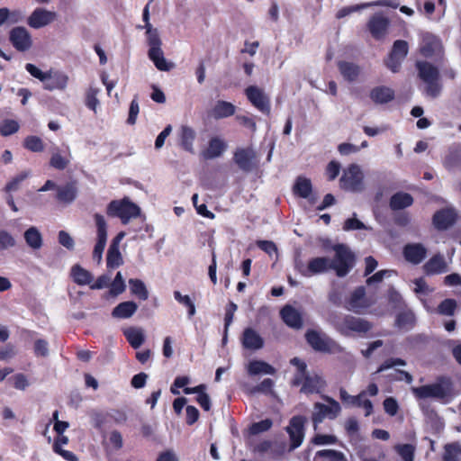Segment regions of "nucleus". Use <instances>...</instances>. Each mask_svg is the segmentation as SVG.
Here are the masks:
<instances>
[{
  "mask_svg": "<svg viewBox=\"0 0 461 461\" xmlns=\"http://www.w3.org/2000/svg\"><path fill=\"white\" fill-rule=\"evenodd\" d=\"M384 408L387 414L390 416H394L399 409V405L397 401L393 397H387L384 401Z\"/></svg>",
  "mask_w": 461,
  "mask_h": 461,
  "instance_id": "64",
  "label": "nucleus"
},
{
  "mask_svg": "<svg viewBox=\"0 0 461 461\" xmlns=\"http://www.w3.org/2000/svg\"><path fill=\"white\" fill-rule=\"evenodd\" d=\"M69 162V158L63 157L58 150H53L50 160V167L63 170L68 166Z\"/></svg>",
  "mask_w": 461,
  "mask_h": 461,
  "instance_id": "53",
  "label": "nucleus"
},
{
  "mask_svg": "<svg viewBox=\"0 0 461 461\" xmlns=\"http://www.w3.org/2000/svg\"><path fill=\"white\" fill-rule=\"evenodd\" d=\"M57 17L56 12L37 7L28 17L27 23L31 28L41 29L55 22Z\"/></svg>",
  "mask_w": 461,
  "mask_h": 461,
  "instance_id": "16",
  "label": "nucleus"
},
{
  "mask_svg": "<svg viewBox=\"0 0 461 461\" xmlns=\"http://www.w3.org/2000/svg\"><path fill=\"white\" fill-rule=\"evenodd\" d=\"M352 405L361 407L365 410V415L369 416L373 412V403L366 398V392H360L352 398Z\"/></svg>",
  "mask_w": 461,
  "mask_h": 461,
  "instance_id": "47",
  "label": "nucleus"
},
{
  "mask_svg": "<svg viewBox=\"0 0 461 461\" xmlns=\"http://www.w3.org/2000/svg\"><path fill=\"white\" fill-rule=\"evenodd\" d=\"M338 68L344 79L348 82L355 81L360 74L359 66L353 62L339 61Z\"/></svg>",
  "mask_w": 461,
  "mask_h": 461,
  "instance_id": "35",
  "label": "nucleus"
},
{
  "mask_svg": "<svg viewBox=\"0 0 461 461\" xmlns=\"http://www.w3.org/2000/svg\"><path fill=\"white\" fill-rule=\"evenodd\" d=\"M32 176L31 170H24L14 176L5 186L7 193L15 192L20 188L21 184Z\"/></svg>",
  "mask_w": 461,
  "mask_h": 461,
  "instance_id": "43",
  "label": "nucleus"
},
{
  "mask_svg": "<svg viewBox=\"0 0 461 461\" xmlns=\"http://www.w3.org/2000/svg\"><path fill=\"white\" fill-rule=\"evenodd\" d=\"M403 256L408 262L418 265L426 258L427 249L420 243H409L403 248Z\"/></svg>",
  "mask_w": 461,
  "mask_h": 461,
  "instance_id": "23",
  "label": "nucleus"
},
{
  "mask_svg": "<svg viewBox=\"0 0 461 461\" xmlns=\"http://www.w3.org/2000/svg\"><path fill=\"white\" fill-rule=\"evenodd\" d=\"M335 328L345 337H365L371 330L373 325L365 319L352 315H344L335 323Z\"/></svg>",
  "mask_w": 461,
  "mask_h": 461,
  "instance_id": "3",
  "label": "nucleus"
},
{
  "mask_svg": "<svg viewBox=\"0 0 461 461\" xmlns=\"http://www.w3.org/2000/svg\"><path fill=\"white\" fill-rule=\"evenodd\" d=\"M294 192L298 196L304 198V199H308V201L311 203H314L317 200V197L312 194V182L310 179H308L306 177H303V176L297 177V179L294 183Z\"/></svg>",
  "mask_w": 461,
  "mask_h": 461,
  "instance_id": "25",
  "label": "nucleus"
},
{
  "mask_svg": "<svg viewBox=\"0 0 461 461\" xmlns=\"http://www.w3.org/2000/svg\"><path fill=\"white\" fill-rule=\"evenodd\" d=\"M254 451L260 454L270 452L273 457H277L286 451V446H272L271 441L266 440L256 446Z\"/></svg>",
  "mask_w": 461,
  "mask_h": 461,
  "instance_id": "41",
  "label": "nucleus"
},
{
  "mask_svg": "<svg viewBox=\"0 0 461 461\" xmlns=\"http://www.w3.org/2000/svg\"><path fill=\"white\" fill-rule=\"evenodd\" d=\"M419 77L425 83V95L431 98L439 96L442 85L439 82L438 69L427 61H417Z\"/></svg>",
  "mask_w": 461,
  "mask_h": 461,
  "instance_id": "2",
  "label": "nucleus"
},
{
  "mask_svg": "<svg viewBox=\"0 0 461 461\" xmlns=\"http://www.w3.org/2000/svg\"><path fill=\"white\" fill-rule=\"evenodd\" d=\"M23 147L32 152H41L44 149L42 140L34 135L28 136L24 139Z\"/></svg>",
  "mask_w": 461,
  "mask_h": 461,
  "instance_id": "50",
  "label": "nucleus"
},
{
  "mask_svg": "<svg viewBox=\"0 0 461 461\" xmlns=\"http://www.w3.org/2000/svg\"><path fill=\"white\" fill-rule=\"evenodd\" d=\"M71 276L73 281L78 285H91V283L94 279L93 275L80 265H75L72 267Z\"/></svg>",
  "mask_w": 461,
  "mask_h": 461,
  "instance_id": "36",
  "label": "nucleus"
},
{
  "mask_svg": "<svg viewBox=\"0 0 461 461\" xmlns=\"http://www.w3.org/2000/svg\"><path fill=\"white\" fill-rule=\"evenodd\" d=\"M397 453L401 456L403 461H413L414 458V447L411 444L398 445L395 447Z\"/></svg>",
  "mask_w": 461,
  "mask_h": 461,
  "instance_id": "57",
  "label": "nucleus"
},
{
  "mask_svg": "<svg viewBox=\"0 0 461 461\" xmlns=\"http://www.w3.org/2000/svg\"><path fill=\"white\" fill-rule=\"evenodd\" d=\"M235 113V106L226 101H218L212 110V116L214 119H222L233 115Z\"/></svg>",
  "mask_w": 461,
  "mask_h": 461,
  "instance_id": "38",
  "label": "nucleus"
},
{
  "mask_svg": "<svg viewBox=\"0 0 461 461\" xmlns=\"http://www.w3.org/2000/svg\"><path fill=\"white\" fill-rule=\"evenodd\" d=\"M333 250L335 258L331 259V268L338 276H345L354 266V255L344 244L335 245Z\"/></svg>",
  "mask_w": 461,
  "mask_h": 461,
  "instance_id": "9",
  "label": "nucleus"
},
{
  "mask_svg": "<svg viewBox=\"0 0 461 461\" xmlns=\"http://www.w3.org/2000/svg\"><path fill=\"white\" fill-rule=\"evenodd\" d=\"M129 285L131 294L139 299L145 301L149 298V292L141 280L131 278L129 280Z\"/></svg>",
  "mask_w": 461,
  "mask_h": 461,
  "instance_id": "44",
  "label": "nucleus"
},
{
  "mask_svg": "<svg viewBox=\"0 0 461 461\" xmlns=\"http://www.w3.org/2000/svg\"><path fill=\"white\" fill-rule=\"evenodd\" d=\"M415 321L414 314L411 311L400 312L396 317V326L399 329L410 330Z\"/></svg>",
  "mask_w": 461,
  "mask_h": 461,
  "instance_id": "46",
  "label": "nucleus"
},
{
  "mask_svg": "<svg viewBox=\"0 0 461 461\" xmlns=\"http://www.w3.org/2000/svg\"><path fill=\"white\" fill-rule=\"evenodd\" d=\"M123 334L133 348H139L145 340V335L141 328L130 327L124 330Z\"/></svg>",
  "mask_w": 461,
  "mask_h": 461,
  "instance_id": "37",
  "label": "nucleus"
},
{
  "mask_svg": "<svg viewBox=\"0 0 461 461\" xmlns=\"http://www.w3.org/2000/svg\"><path fill=\"white\" fill-rule=\"evenodd\" d=\"M177 134L180 141V146L183 148V149L194 154V141L196 137L195 131L188 125H182Z\"/></svg>",
  "mask_w": 461,
  "mask_h": 461,
  "instance_id": "26",
  "label": "nucleus"
},
{
  "mask_svg": "<svg viewBox=\"0 0 461 461\" xmlns=\"http://www.w3.org/2000/svg\"><path fill=\"white\" fill-rule=\"evenodd\" d=\"M409 51L407 41L397 40L393 42L392 50L385 60L386 67L393 73L399 71L402 62L406 58Z\"/></svg>",
  "mask_w": 461,
  "mask_h": 461,
  "instance_id": "14",
  "label": "nucleus"
},
{
  "mask_svg": "<svg viewBox=\"0 0 461 461\" xmlns=\"http://www.w3.org/2000/svg\"><path fill=\"white\" fill-rule=\"evenodd\" d=\"M340 187L352 193H361L365 190L364 173L357 164H350L343 170L339 179Z\"/></svg>",
  "mask_w": 461,
  "mask_h": 461,
  "instance_id": "5",
  "label": "nucleus"
},
{
  "mask_svg": "<svg viewBox=\"0 0 461 461\" xmlns=\"http://www.w3.org/2000/svg\"><path fill=\"white\" fill-rule=\"evenodd\" d=\"M16 246L15 238L5 230H0V251L7 250Z\"/></svg>",
  "mask_w": 461,
  "mask_h": 461,
  "instance_id": "54",
  "label": "nucleus"
},
{
  "mask_svg": "<svg viewBox=\"0 0 461 461\" xmlns=\"http://www.w3.org/2000/svg\"><path fill=\"white\" fill-rule=\"evenodd\" d=\"M77 196V187L73 182L57 187L56 198L62 203L69 204L76 200Z\"/></svg>",
  "mask_w": 461,
  "mask_h": 461,
  "instance_id": "27",
  "label": "nucleus"
},
{
  "mask_svg": "<svg viewBox=\"0 0 461 461\" xmlns=\"http://www.w3.org/2000/svg\"><path fill=\"white\" fill-rule=\"evenodd\" d=\"M411 390L413 394L419 399L435 398L443 400L451 393L448 384L442 382L413 387Z\"/></svg>",
  "mask_w": 461,
  "mask_h": 461,
  "instance_id": "10",
  "label": "nucleus"
},
{
  "mask_svg": "<svg viewBox=\"0 0 461 461\" xmlns=\"http://www.w3.org/2000/svg\"><path fill=\"white\" fill-rule=\"evenodd\" d=\"M20 125L17 121L5 119L0 123V134L2 136H9L19 131Z\"/></svg>",
  "mask_w": 461,
  "mask_h": 461,
  "instance_id": "52",
  "label": "nucleus"
},
{
  "mask_svg": "<svg viewBox=\"0 0 461 461\" xmlns=\"http://www.w3.org/2000/svg\"><path fill=\"white\" fill-rule=\"evenodd\" d=\"M9 40L18 51H27L32 46L30 32L23 26L13 28L9 33Z\"/></svg>",
  "mask_w": 461,
  "mask_h": 461,
  "instance_id": "17",
  "label": "nucleus"
},
{
  "mask_svg": "<svg viewBox=\"0 0 461 461\" xmlns=\"http://www.w3.org/2000/svg\"><path fill=\"white\" fill-rule=\"evenodd\" d=\"M240 341L244 348L252 351L261 349L265 344L261 335L252 328H246L243 330Z\"/></svg>",
  "mask_w": 461,
  "mask_h": 461,
  "instance_id": "20",
  "label": "nucleus"
},
{
  "mask_svg": "<svg viewBox=\"0 0 461 461\" xmlns=\"http://www.w3.org/2000/svg\"><path fill=\"white\" fill-rule=\"evenodd\" d=\"M94 218L96 225V242L93 250V259L100 264L107 241V223L104 217L99 213H95Z\"/></svg>",
  "mask_w": 461,
  "mask_h": 461,
  "instance_id": "12",
  "label": "nucleus"
},
{
  "mask_svg": "<svg viewBox=\"0 0 461 461\" xmlns=\"http://www.w3.org/2000/svg\"><path fill=\"white\" fill-rule=\"evenodd\" d=\"M367 7H369V5H367V3L350 5V6H345L338 11L336 17L338 19H341V18H344V17L353 14L354 12L360 11V10L366 9Z\"/></svg>",
  "mask_w": 461,
  "mask_h": 461,
  "instance_id": "59",
  "label": "nucleus"
},
{
  "mask_svg": "<svg viewBox=\"0 0 461 461\" xmlns=\"http://www.w3.org/2000/svg\"><path fill=\"white\" fill-rule=\"evenodd\" d=\"M323 399L328 402L327 405L324 403L316 402L313 406L312 420L314 426V429H317V426L321 423L324 419L328 418L330 420H334L339 415L341 411L339 403L333 398L324 396Z\"/></svg>",
  "mask_w": 461,
  "mask_h": 461,
  "instance_id": "8",
  "label": "nucleus"
},
{
  "mask_svg": "<svg viewBox=\"0 0 461 461\" xmlns=\"http://www.w3.org/2000/svg\"><path fill=\"white\" fill-rule=\"evenodd\" d=\"M123 264L122 256L120 252V249H114L109 247L106 256V266L110 269L119 267Z\"/></svg>",
  "mask_w": 461,
  "mask_h": 461,
  "instance_id": "45",
  "label": "nucleus"
},
{
  "mask_svg": "<svg viewBox=\"0 0 461 461\" xmlns=\"http://www.w3.org/2000/svg\"><path fill=\"white\" fill-rule=\"evenodd\" d=\"M461 459V445L458 443H451L445 447L443 456L444 461H459Z\"/></svg>",
  "mask_w": 461,
  "mask_h": 461,
  "instance_id": "48",
  "label": "nucleus"
},
{
  "mask_svg": "<svg viewBox=\"0 0 461 461\" xmlns=\"http://www.w3.org/2000/svg\"><path fill=\"white\" fill-rule=\"evenodd\" d=\"M245 94L249 101L261 113L269 115L271 111L270 100L266 93L256 86L246 88Z\"/></svg>",
  "mask_w": 461,
  "mask_h": 461,
  "instance_id": "15",
  "label": "nucleus"
},
{
  "mask_svg": "<svg viewBox=\"0 0 461 461\" xmlns=\"http://www.w3.org/2000/svg\"><path fill=\"white\" fill-rule=\"evenodd\" d=\"M370 98L377 104H387L394 98V91L388 86H376L371 90Z\"/></svg>",
  "mask_w": 461,
  "mask_h": 461,
  "instance_id": "30",
  "label": "nucleus"
},
{
  "mask_svg": "<svg viewBox=\"0 0 461 461\" xmlns=\"http://www.w3.org/2000/svg\"><path fill=\"white\" fill-rule=\"evenodd\" d=\"M390 21L382 13L374 14L367 23V28L375 40H381L385 37Z\"/></svg>",
  "mask_w": 461,
  "mask_h": 461,
  "instance_id": "18",
  "label": "nucleus"
},
{
  "mask_svg": "<svg viewBox=\"0 0 461 461\" xmlns=\"http://www.w3.org/2000/svg\"><path fill=\"white\" fill-rule=\"evenodd\" d=\"M255 158V152L251 149H239L234 154V160L239 167L244 171L252 169V160Z\"/></svg>",
  "mask_w": 461,
  "mask_h": 461,
  "instance_id": "29",
  "label": "nucleus"
},
{
  "mask_svg": "<svg viewBox=\"0 0 461 461\" xmlns=\"http://www.w3.org/2000/svg\"><path fill=\"white\" fill-rule=\"evenodd\" d=\"M100 93V89L90 86L86 93V105L95 113H96V108L99 105V100L97 99V95Z\"/></svg>",
  "mask_w": 461,
  "mask_h": 461,
  "instance_id": "49",
  "label": "nucleus"
},
{
  "mask_svg": "<svg viewBox=\"0 0 461 461\" xmlns=\"http://www.w3.org/2000/svg\"><path fill=\"white\" fill-rule=\"evenodd\" d=\"M161 45L162 41L158 42V45H150L148 56L158 70L169 71L174 68V64L165 59Z\"/></svg>",
  "mask_w": 461,
  "mask_h": 461,
  "instance_id": "21",
  "label": "nucleus"
},
{
  "mask_svg": "<svg viewBox=\"0 0 461 461\" xmlns=\"http://www.w3.org/2000/svg\"><path fill=\"white\" fill-rule=\"evenodd\" d=\"M312 441L318 446L333 445L338 442V438L334 435L316 434Z\"/></svg>",
  "mask_w": 461,
  "mask_h": 461,
  "instance_id": "62",
  "label": "nucleus"
},
{
  "mask_svg": "<svg viewBox=\"0 0 461 461\" xmlns=\"http://www.w3.org/2000/svg\"><path fill=\"white\" fill-rule=\"evenodd\" d=\"M447 265L445 259L440 255L432 257L425 265L424 269L427 274H439L446 271Z\"/></svg>",
  "mask_w": 461,
  "mask_h": 461,
  "instance_id": "40",
  "label": "nucleus"
},
{
  "mask_svg": "<svg viewBox=\"0 0 461 461\" xmlns=\"http://www.w3.org/2000/svg\"><path fill=\"white\" fill-rule=\"evenodd\" d=\"M294 268L304 277H311L328 272L331 268V259L326 257L311 258L307 264L301 259L294 261Z\"/></svg>",
  "mask_w": 461,
  "mask_h": 461,
  "instance_id": "6",
  "label": "nucleus"
},
{
  "mask_svg": "<svg viewBox=\"0 0 461 461\" xmlns=\"http://www.w3.org/2000/svg\"><path fill=\"white\" fill-rule=\"evenodd\" d=\"M374 303V301L367 297L364 286L356 288L346 301L345 308L357 314L363 313Z\"/></svg>",
  "mask_w": 461,
  "mask_h": 461,
  "instance_id": "11",
  "label": "nucleus"
},
{
  "mask_svg": "<svg viewBox=\"0 0 461 461\" xmlns=\"http://www.w3.org/2000/svg\"><path fill=\"white\" fill-rule=\"evenodd\" d=\"M174 298L176 302L187 308L188 317H193L195 312V305L189 295H183L179 291L174 292Z\"/></svg>",
  "mask_w": 461,
  "mask_h": 461,
  "instance_id": "51",
  "label": "nucleus"
},
{
  "mask_svg": "<svg viewBox=\"0 0 461 461\" xmlns=\"http://www.w3.org/2000/svg\"><path fill=\"white\" fill-rule=\"evenodd\" d=\"M139 205L125 197L121 200H113L107 206L106 212L111 217H117L122 224H127L131 220L140 215Z\"/></svg>",
  "mask_w": 461,
  "mask_h": 461,
  "instance_id": "4",
  "label": "nucleus"
},
{
  "mask_svg": "<svg viewBox=\"0 0 461 461\" xmlns=\"http://www.w3.org/2000/svg\"><path fill=\"white\" fill-rule=\"evenodd\" d=\"M413 198L410 194L398 192L394 194L390 200V207L392 210H402L412 204Z\"/></svg>",
  "mask_w": 461,
  "mask_h": 461,
  "instance_id": "39",
  "label": "nucleus"
},
{
  "mask_svg": "<svg viewBox=\"0 0 461 461\" xmlns=\"http://www.w3.org/2000/svg\"><path fill=\"white\" fill-rule=\"evenodd\" d=\"M315 458L321 461H348L346 456L334 449H323L316 452Z\"/></svg>",
  "mask_w": 461,
  "mask_h": 461,
  "instance_id": "42",
  "label": "nucleus"
},
{
  "mask_svg": "<svg viewBox=\"0 0 461 461\" xmlns=\"http://www.w3.org/2000/svg\"><path fill=\"white\" fill-rule=\"evenodd\" d=\"M126 285L122 275L121 272H118L111 283L110 294L116 296L118 294H122L125 291Z\"/></svg>",
  "mask_w": 461,
  "mask_h": 461,
  "instance_id": "55",
  "label": "nucleus"
},
{
  "mask_svg": "<svg viewBox=\"0 0 461 461\" xmlns=\"http://www.w3.org/2000/svg\"><path fill=\"white\" fill-rule=\"evenodd\" d=\"M34 353L37 357L49 355V344L45 339H37L34 343Z\"/></svg>",
  "mask_w": 461,
  "mask_h": 461,
  "instance_id": "63",
  "label": "nucleus"
},
{
  "mask_svg": "<svg viewBox=\"0 0 461 461\" xmlns=\"http://www.w3.org/2000/svg\"><path fill=\"white\" fill-rule=\"evenodd\" d=\"M420 50L425 58L439 55L442 50L441 41L437 36L431 33H423Z\"/></svg>",
  "mask_w": 461,
  "mask_h": 461,
  "instance_id": "19",
  "label": "nucleus"
},
{
  "mask_svg": "<svg viewBox=\"0 0 461 461\" xmlns=\"http://www.w3.org/2000/svg\"><path fill=\"white\" fill-rule=\"evenodd\" d=\"M138 305L132 301L122 302L113 308L112 316L117 319H129L137 311Z\"/></svg>",
  "mask_w": 461,
  "mask_h": 461,
  "instance_id": "33",
  "label": "nucleus"
},
{
  "mask_svg": "<svg viewBox=\"0 0 461 461\" xmlns=\"http://www.w3.org/2000/svg\"><path fill=\"white\" fill-rule=\"evenodd\" d=\"M456 220V211L453 208H446L435 212L433 224L438 230H447L455 223Z\"/></svg>",
  "mask_w": 461,
  "mask_h": 461,
  "instance_id": "22",
  "label": "nucleus"
},
{
  "mask_svg": "<svg viewBox=\"0 0 461 461\" xmlns=\"http://www.w3.org/2000/svg\"><path fill=\"white\" fill-rule=\"evenodd\" d=\"M304 423L305 418L303 416H294L290 420L289 425L285 429L290 438V446L286 448L287 451H293L302 445L304 438Z\"/></svg>",
  "mask_w": 461,
  "mask_h": 461,
  "instance_id": "13",
  "label": "nucleus"
},
{
  "mask_svg": "<svg viewBox=\"0 0 461 461\" xmlns=\"http://www.w3.org/2000/svg\"><path fill=\"white\" fill-rule=\"evenodd\" d=\"M456 303L453 299H446L438 305V312L440 314L451 316L454 314Z\"/></svg>",
  "mask_w": 461,
  "mask_h": 461,
  "instance_id": "61",
  "label": "nucleus"
},
{
  "mask_svg": "<svg viewBox=\"0 0 461 461\" xmlns=\"http://www.w3.org/2000/svg\"><path fill=\"white\" fill-rule=\"evenodd\" d=\"M280 315L284 322L290 328L300 330L303 327L302 314L293 306H285L281 310Z\"/></svg>",
  "mask_w": 461,
  "mask_h": 461,
  "instance_id": "24",
  "label": "nucleus"
},
{
  "mask_svg": "<svg viewBox=\"0 0 461 461\" xmlns=\"http://www.w3.org/2000/svg\"><path fill=\"white\" fill-rule=\"evenodd\" d=\"M272 420L270 419H266L258 422L253 423L249 428V432L252 435H258L259 433L267 431L272 427Z\"/></svg>",
  "mask_w": 461,
  "mask_h": 461,
  "instance_id": "58",
  "label": "nucleus"
},
{
  "mask_svg": "<svg viewBox=\"0 0 461 461\" xmlns=\"http://www.w3.org/2000/svg\"><path fill=\"white\" fill-rule=\"evenodd\" d=\"M23 238L27 246L33 250H38L43 246L42 235L38 228L34 226L28 228L24 231Z\"/></svg>",
  "mask_w": 461,
  "mask_h": 461,
  "instance_id": "32",
  "label": "nucleus"
},
{
  "mask_svg": "<svg viewBox=\"0 0 461 461\" xmlns=\"http://www.w3.org/2000/svg\"><path fill=\"white\" fill-rule=\"evenodd\" d=\"M226 149V143L220 138L214 137L209 140L208 147L202 152L204 159H213L220 157Z\"/></svg>",
  "mask_w": 461,
  "mask_h": 461,
  "instance_id": "28",
  "label": "nucleus"
},
{
  "mask_svg": "<svg viewBox=\"0 0 461 461\" xmlns=\"http://www.w3.org/2000/svg\"><path fill=\"white\" fill-rule=\"evenodd\" d=\"M361 221L357 219V214L353 213V217L348 218L345 221L343 230L345 231L357 230H368Z\"/></svg>",
  "mask_w": 461,
  "mask_h": 461,
  "instance_id": "56",
  "label": "nucleus"
},
{
  "mask_svg": "<svg viewBox=\"0 0 461 461\" xmlns=\"http://www.w3.org/2000/svg\"><path fill=\"white\" fill-rule=\"evenodd\" d=\"M305 339L308 344L316 351L324 353L340 352V346L326 333L309 330L305 333Z\"/></svg>",
  "mask_w": 461,
  "mask_h": 461,
  "instance_id": "7",
  "label": "nucleus"
},
{
  "mask_svg": "<svg viewBox=\"0 0 461 461\" xmlns=\"http://www.w3.org/2000/svg\"><path fill=\"white\" fill-rule=\"evenodd\" d=\"M144 27L146 29L147 41L149 46L158 45V42H161L158 30L153 28L149 22L145 23Z\"/></svg>",
  "mask_w": 461,
  "mask_h": 461,
  "instance_id": "60",
  "label": "nucleus"
},
{
  "mask_svg": "<svg viewBox=\"0 0 461 461\" xmlns=\"http://www.w3.org/2000/svg\"><path fill=\"white\" fill-rule=\"evenodd\" d=\"M324 386L325 382L320 375H308L301 387V392L306 394L318 393L324 388Z\"/></svg>",
  "mask_w": 461,
  "mask_h": 461,
  "instance_id": "31",
  "label": "nucleus"
},
{
  "mask_svg": "<svg viewBox=\"0 0 461 461\" xmlns=\"http://www.w3.org/2000/svg\"><path fill=\"white\" fill-rule=\"evenodd\" d=\"M247 371L250 375H275L276 370L274 366L263 360H252L249 363Z\"/></svg>",
  "mask_w": 461,
  "mask_h": 461,
  "instance_id": "34",
  "label": "nucleus"
},
{
  "mask_svg": "<svg viewBox=\"0 0 461 461\" xmlns=\"http://www.w3.org/2000/svg\"><path fill=\"white\" fill-rule=\"evenodd\" d=\"M25 69L32 77L39 79L43 84V88L47 91H64L68 85L69 77L63 71L53 69L42 71L31 63L25 65Z\"/></svg>",
  "mask_w": 461,
  "mask_h": 461,
  "instance_id": "1",
  "label": "nucleus"
}]
</instances>
